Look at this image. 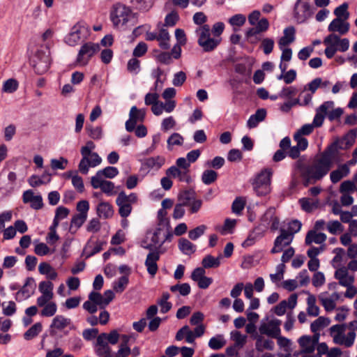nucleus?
<instances>
[{
	"label": "nucleus",
	"mask_w": 357,
	"mask_h": 357,
	"mask_svg": "<svg viewBox=\"0 0 357 357\" xmlns=\"http://www.w3.org/2000/svg\"><path fill=\"white\" fill-rule=\"evenodd\" d=\"M357 137V128L350 130L342 137H337L319 155L317 163L310 169H314L316 178H324L331 170L334 162L340 159V150H347L355 143Z\"/></svg>",
	"instance_id": "nucleus-1"
},
{
	"label": "nucleus",
	"mask_w": 357,
	"mask_h": 357,
	"mask_svg": "<svg viewBox=\"0 0 357 357\" xmlns=\"http://www.w3.org/2000/svg\"><path fill=\"white\" fill-rule=\"evenodd\" d=\"M119 339L121 340V335L116 330H112L109 333H100L96 338V354L100 357H114L109 344L114 345L118 343Z\"/></svg>",
	"instance_id": "nucleus-2"
},
{
	"label": "nucleus",
	"mask_w": 357,
	"mask_h": 357,
	"mask_svg": "<svg viewBox=\"0 0 357 357\" xmlns=\"http://www.w3.org/2000/svg\"><path fill=\"white\" fill-rule=\"evenodd\" d=\"M195 33L198 37L197 43L204 52L214 51L221 43L222 38H216L211 36V27L208 24H204L196 29Z\"/></svg>",
	"instance_id": "nucleus-3"
},
{
	"label": "nucleus",
	"mask_w": 357,
	"mask_h": 357,
	"mask_svg": "<svg viewBox=\"0 0 357 357\" xmlns=\"http://www.w3.org/2000/svg\"><path fill=\"white\" fill-rule=\"evenodd\" d=\"M272 174L271 169H264L255 176L252 185L257 196H266L270 193Z\"/></svg>",
	"instance_id": "nucleus-4"
},
{
	"label": "nucleus",
	"mask_w": 357,
	"mask_h": 357,
	"mask_svg": "<svg viewBox=\"0 0 357 357\" xmlns=\"http://www.w3.org/2000/svg\"><path fill=\"white\" fill-rule=\"evenodd\" d=\"M137 202L138 196L136 193L131 192L128 195L124 191L120 192L116 199L120 216L123 218L128 217L132 210V205L137 204Z\"/></svg>",
	"instance_id": "nucleus-5"
},
{
	"label": "nucleus",
	"mask_w": 357,
	"mask_h": 357,
	"mask_svg": "<svg viewBox=\"0 0 357 357\" xmlns=\"http://www.w3.org/2000/svg\"><path fill=\"white\" fill-rule=\"evenodd\" d=\"M135 341V337L134 334L121 335V342L114 357H128L129 355H132V357H137L140 355L138 347L130 349L131 344L134 343Z\"/></svg>",
	"instance_id": "nucleus-6"
},
{
	"label": "nucleus",
	"mask_w": 357,
	"mask_h": 357,
	"mask_svg": "<svg viewBox=\"0 0 357 357\" xmlns=\"http://www.w3.org/2000/svg\"><path fill=\"white\" fill-rule=\"evenodd\" d=\"M319 160V157L316 158L312 165H305L302 160H298L295 162V167L301 171V176L303 178V185L307 187L310 184H314L317 181H320L323 178H316L314 175L315 170L310 169V167L314 166L317 161Z\"/></svg>",
	"instance_id": "nucleus-7"
},
{
	"label": "nucleus",
	"mask_w": 357,
	"mask_h": 357,
	"mask_svg": "<svg viewBox=\"0 0 357 357\" xmlns=\"http://www.w3.org/2000/svg\"><path fill=\"white\" fill-rule=\"evenodd\" d=\"M100 45L92 42H87L82 45L78 52L77 62L83 66L88 64L91 58L98 52Z\"/></svg>",
	"instance_id": "nucleus-8"
},
{
	"label": "nucleus",
	"mask_w": 357,
	"mask_h": 357,
	"mask_svg": "<svg viewBox=\"0 0 357 357\" xmlns=\"http://www.w3.org/2000/svg\"><path fill=\"white\" fill-rule=\"evenodd\" d=\"M313 14V9L310 3L297 0L294 8V17L298 23H303Z\"/></svg>",
	"instance_id": "nucleus-9"
},
{
	"label": "nucleus",
	"mask_w": 357,
	"mask_h": 357,
	"mask_svg": "<svg viewBox=\"0 0 357 357\" xmlns=\"http://www.w3.org/2000/svg\"><path fill=\"white\" fill-rule=\"evenodd\" d=\"M131 10L123 4L118 3L114 6V10L111 13V20L114 25L120 23L126 24L129 20Z\"/></svg>",
	"instance_id": "nucleus-10"
},
{
	"label": "nucleus",
	"mask_w": 357,
	"mask_h": 357,
	"mask_svg": "<svg viewBox=\"0 0 357 357\" xmlns=\"http://www.w3.org/2000/svg\"><path fill=\"white\" fill-rule=\"evenodd\" d=\"M88 32L87 27L84 22H78L75 24L69 34L65 38V41L70 46H74L84 37V34Z\"/></svg>",
	"instance_id": "nucleus-11"
},
{
	"label": "nucleus",
	"mask_w": 357,
	"mask_h": 357,
	"mask_svg": "<svg viewBox=\"0 0 357 357\" xmlns=\"http://www.w3.org/2000/svg\"><path fill=\"white\" fill-rule=\"evenodd\" d=\"M146 116L144 109H138L132 106L130 110L129 119L126 122V129L128 132H132L138 122H143Z\"/></svg>",
	"instance_id": "nucleus-12"
},
{
	"label": "nucleus",
	"mask_w": 357,
	"mask_h": 357,
	"mask_svg": "<svg viewBox=\"0 0 357 357\" xmlns=\"http://www.w3.org/2000/svg\"><path fill=\"white\" fill-rule=\"evenodd\" d=\"M50 66V57L49 53L38 51L36 54L33 68L37 74L42 75L46 73Z\"/></svg>",
	"instance_id": "nucleus-13"
},
{
	"label": "nucleus",
	"mask_w": 357,
	"mask_h": 357,
	"mask_svg": "<svg viewBox=\"0 0 357 357\" xmlns=\"http://www.w3.org/2000/svg\"><path fill=\"white\" fill-rule=\"evenodd\" d=\"M280 231V234L275 239L273 248L271 250L272 254L282 252L284 248L289 245L294 239L291 234L286 233L285 229L281 228Z\"/></svg>",
	"instance_id": "nucleus-14"
},
{
	"label": "nucleus",
	"mask_w": 357,
	"mask_h": 357,
	"mask_svg": "<svg viewBox=\"0 0 357 357\" xmlns=\"http://www.w3.org/2000/svg\"><path fill=\"white\" fill-rule=\"evenodd\" d=\"M163 253L159 248L155 247L153 250L150 251V252L147 255L145 266H146L148 273L154 276L158 269L157 261L160 259V255Z\"/></svg>",
	"instance_id": "nucleus-15"
},
{
	"label": "nucleus",
	"mask_w": 357,
	"mask_h": 357,
	"mask_svg": "<svg viewBox=\"0 0 357 357\" xmlns=\"http://www.w3.org/2000/svg\"><path fill=\"white\" fill-rule=\"evenodd\" d=\"M333 101H326L317 109L316 114L312 123L314 128H319L323 125L328 110L333 108Z\"/></svg>",
	"instance_id": "nucleus-16"
},
{
	"label": "nucleus",
	"mask_w": 357,
	"mask_h": 357,
	"mask_svg": "<svg viewBox=\"0 0 357 357\" xmlns=\"http://www.w3.org/2000/svg\"><path fill=\"white\" fill-rule=\"evenodd\" d=\"M35 287L34 279L33 278H27L23 287L16 294V301H21L29 298L33 294Z\"/></svg>",
	"instance_id": "nucleus-17"
},
{
	"label": "nucleus",
	"mask_w": 357,
	"mask_h": 357,
	"mask_svg": "<svg viewBox=\"0 0 357 357\" xmlns=\"http://www.w3.org/2000/svg\"><path fill=\"white\" fill-rule=\"evenodd\" d=\"M195 350L193 348L188 347H178L174 345L167 347L165 350V354L167 357H174L179 354L181 357H192Z\"/></svg>",
	"instance_id": "nucleus-18"
},
{
	"label": "nucleus",
	"mask_w": 357,
	"mask_h": 357,
	"mask_svg": "<svg viewBox=\"0 0 357 357\" xmlns=\"http://www.w3.org/2000/svg\"><path fill=\"white\" fill-rule=\"evenodd\" d=\"M91 184L94 189L100 188L102 192L107 195H112L114 189L113 182L96 177H91Z\"/></svg>",
	"instance_id": "nucleus-19"
},
{
	"label": "nucleus",
	"mask_w": 357,
	"mask_h": 357,
	"mask_svg": "<svg viewBox=\"0 0 357 357\" xmlns=\"http://www.w3.org/2000/svg\"><path fill=\"white\" fill-rule=\"evenodd\" d=\"M342 18H335L329 24L328 30L330 32H339L341 35L346 34L349 30V23Z\"/></svg>",
	"instance_id": "nucleus-20"
},
{
	"label": "nucleus",
	"mask_w": 357,
	"mask_h": 357,
	"mask_svg": "<svg viewBox=\"0 0 357 357\" xmlns=\"http://www.w3.org/2000/svg\"><path fill=\"white\" fill-rule=\"evenodd\" d=\"M296 29L294 26H290L284 29V36L278 40L279 48L286 47L295 40Z\"/></svg>",
	"instance_id": "nucleus-21"
},
{
	"label": "nucleus",
	"mask_w": 357,
	"mask_h": 357,
	"mask_svg": "<svg viewBox=\"0 0 357 357\" xmlns=\"http://www.w3.org/2000/svg\"><path fill=\"white\" fill-rule=\"evenodd\" d=\"M107 245V242L105 241H97L95 245H92V242L89 241L84 247V252L86 258H89L94 255L100 252L103 250V247Z\"/></svg>",
	"instance_id": "nucleus-22"
},
{
	"label": "nucleus",
	"mask_w": 357,
	"mask_h": 357,
	"mask_svg": "<svg viewBox=\"0 0 357 357\" xmlns=\"http://www.w3.org/2000/svg\"><path fill=\"white\" fill-rule=\"evenodd\" d=\"M96 213L100 218H111L114 215L113 206L109 202H101L96 207Z\"/></svg>",
	"instance_id": "nucleus-23"
},
{
	"label": "nucleus",
	"mask_w": 357,
	"mask_h": 357,
	"mask_svg": "<svg viewBox=\"0 0 357 357\" xmlns=\"http://www.w3.org/2000/svg\"><path fill=\"white\" fill-rule=\"evenodd\" d=\"M298 343L301 347L300 354H311L315 350L316 347L310 339V335H302L298 340Z\"/></svg>",
	"instance_id": "nucleus-24"
},
{
	"label": "nucleus",
	"mask_w": 357,
	"mask_h": 357,
	"mask_svg": "<svg viewBox=\"0 0 357 357\" xmlns=\"http://www.w3.org/2000/svg\"><path fill=\"white\" fill-rule=\"evenodd\" d=\"M326 240V235L324 233H317L314 230H310L305 236V243L307 245H311L313 242L317 244H321Z\"/></svg>",
	"instance_id": "nucleus-25"
},
{
	"label": "nucleus",
	"mask_w": 357,
	"mask_h": 357,
	"mask_svg": "<svg viewBox=\"0 0 357 357\" xmlns=\"http://www.w3.org/2000/svg\"><path fill=\"white\" fill-rule=\"evenodd\" d=\"M165 163V158L161 156L150 157L144 159L142 162V167L146 169H152L156 167L160 169Z\"/></svg>",
	"instance_id": "nucleus-26"
},
{
	"label": "nucleus",
	"mask_w": 357,
	"mask_h": 357,
	"mask_svg": "<svg viewBox=\"0 0 357 357\" xmlns=\"http://www.w3.org/2000/svg\"><path fill=\"white\" fill-rule=\"evenodd\" d=\"M222 257V255H219L217 257L208 255L203 258L202 265L204 268H218L220 265Z\"/></svg>",
	"instance_id": "nucleus-27"
},
{
	"label": "nucleus",
	"mask_w": 357,
	"mask_h": 357,
	"mask_svg": "<svg viewBox=\"0 0 357 357\" xmlns=\"http://www.w3.org/2000/svg\"><path fill=\"white\" fill-rule=\"evenodd\" d=\"M119 174V170L115 167L108 166L103 169L98 170L96 175L93 177H96L102 179V177L107 178H113Z\"/></svg>",
	"instance_id": "nucleus-28"
},
{
	"label": "nucleus",
	"mask_w": 357,
	"mask_h": 357,
	"mask_svg": "<svg viewBox=\"0 0 357 357\" xmlns=\"http://www.w3.org/2000/svg\"><path fill=\"white\" fill-rule=\"evenodd\" d=\"M275 211L274 208L271 207L266 211L263 216V219L271 222V229L273 231L278 229L280 223L279 218L275 215Z\"/></svg>",
	"instance_id": "nucleus-29"
},
{
	"label": "nucleus",
	"mask_w": 357,
	"mask_h": 357,
	"mask_svg": "<svg viewBox=\"0 0 357 357\" xmlns=\"http://www.w3.org/2000/svg\"><path fill=\"white\" fill-rule=\"evenodd\" d=\"M301 208L307 213H311L319 207V201L310 200L309 198H301L299 199Z\"/></svg>",
	"instance_id": "nucleus-30"
},
{
	"label": "nucleus",
	"mask_w": 357,
	"mask_h": 357,
	"mask_svg": "<svg viewBox=\"0 0 357 357\" xmlns=\"http://www.w3.org/2000/svg\"><path fill=\"white\" fill-rule=\"evenodd\" d=\"M331 320L328 317H319L314 320L310 325V330L312 333L318 332L320 329L328 326Z\"/></svg>",
	"instance_id": "nucleus-31"
},
{
	"label": "nucleus",
	"mask_w": 357,
	"mask_h": 357,
	"mask_svg": "<svg viewBox=\"0 0 357 357\" xmlns=\"http://www.w3.org/2000/svg\"><path fill=\"white\" fill-rule=\"evenodd\" d=\"M178 248L185 255H191L195 252V246L189 240L186 238H181L178 241Z\"/></svg>",
	"instance_id": "nucleus-32"
},
{
	"label": "nucleus",
	"mask_w": 357,
	"mask_h": 357,
	"mask_svg": "<svg viewBox=\"0 0 357 357\" xmlns=\"http://www.w3.org/2000/svg\"><path fill=\"white\" fill-rule=\"evenodd\" d=\"M71 323L70 319L66 318L62 315L56 316L50 326L51 328H55L58 330H62Z\"/></svg>",
	"instance_id": "nucleus-33"
},
{
	"label": "nucleus",
	"mask_w": 357,
	"mask_h": 357,
	"mask_svg": "<svg viewBox=\"0 0 357 357\" xmlns=\"http://www.w3.org/2000/svg\"><path fill=\"white\" fill-rule=\"evenodd\" d=\"M53 283L50 281H43L40 282L38 286V289L40 292L45 295L47 297V299H52L53 298Z\"/></svg>",
	"instance_id": "nucleus-34"
},
{
	"label": "nucleus",
	"mask_w": 357,
	"mask_h": 357,
	"mask_svg": "<svg viewBox=\"0 0 357 357\" xmlns=\"http://www.w3.org/2000/svg\"><path fill=\"white\" fill-rule=\"evenodd\" d=\"M169 35L167 29H161L158 34V40L159 41V46L162 50H168L170 47L169 43Z\"/></svg>",
	"instance_id": "nucleus-35"
},
{
	"label": "nucleus",
	"mask_w": 357,
	"mask_h": 357,
	"mask_svg": "<svg viewBox=\"0 0 357 357\" xmlns=\"http://www.w3.org/2000/svg\"><path fill=\"white\" fill-rule=\"evenodd\" d=\"M194 199H195V192L192 190H185L178 195L180 204L185 206L190 205Z\"/></svg>",
	"instance_id": "nucleus-36"
},
{
	"label": "nucleus",
	"mask_w": 357,
	"mask_h": 357,
	"mask_svg": "<svg viewBox=\"0 0 357 357\" xmlns=\"http://www.w3.org/2000/svg\"><path fill=\"white\" fill-rule=\"evenodd\" d=\"M133 6L142 11H148L153 6V0H131Z\"/></svg>",
	"instance_id": "nucleus-37"
},
{
	"label": "nucleus",
	"mask_w": 357,
	"mask_h": 357,
	"mask_svg": "<svg viewBox=\"0 0 357 357\" xmlns=\"http://www.w3.org/2000/svg\"><path fill=\"white\" fill-rule=\"evenodd\" d=\"M218 178V173L213 169L205 170L202 175V181L205 185L214 183Z\"/></svg>",
	"instance_id": "nucleus-38"
},
{
	"label": "nucleus",
	"mask_w": 357,
	"mask_h": 357,
	"mask_svg": "<svg viewBox=\"0 0 357 357\" xmlns=\"http://www.w3.org/2000/svg\"><path fill=\"white\" fill-rule=\"evenodd\" d=\"M42 324L40 322L34 324L29 329H28L24 334L25 340H29L35 337L42 331Z\"/></svg>",
	"instance_id": "nucleus-39"
},
{
	"label": "nucleus",
	"mask_w": 357,
	"mask_h": 357,
	"mask_svg": "<svg viewBox=\"0 0 357 357\" xmlns=\"http://www.w3.org/2000/svg\"><path fill=\"white\" fill-rule=\"evenodd\" d=\"M226 342L222 335H216L210 339L208 342V346L211 349L218 350L222 348Z\"/></svg>",
	"instance_id": "nucleus-40"
},
{
	"label": "nucleus",
	"mask_w": 357,
	"mask_h": 357,
	"mask_svg": "<svg viewBox=\"0 0 357 357\" xmlns=\"http://www.w3.org/2000/svg\"><path fill=\"white\" fill-rule=\"evenodd\" d=\"M128 282V276L123 275L116 282H114L113 289L116 293H122L126 289Z\"/></svg>",
	"instance_id": "nucleus-41"
},
{
	"label": "nucleus",
	"mask_w": 357,
	"mask_h": 357,
	"mask_svg": "<svg viewBox=\"0 0 357 357\" xmlns=\"http://www.w3.org/2000/svg\"><path fill=\"white\" fill-rule=\"evenodd\" d=\"M86 130L89 136L95 140H98L102 138V129L100 126H97L93 128L92 126H86Z\"/></svg>",
	"instance_id": "nucleus-42"
},
{
	"label": "nucleus",
	"mask_w": 357,
	"mask_h": 357,
	"mask_svg": "<svg viewBox=\"0 0 357 357\" xmlns=\"http://www.w3.org/2000/svg\"><path fill=\"white\" fill-rule=\"evenodd\" d=\"M274 44L273 39L265 38L261 40L260 48L263 50L264 54L268 55L273 52Z\"/></svg>",
	"instance_id": "nucleus-43"
},
{
	"label": "nucleus",
	"mask_w": 357,
	"mask_h": 357,
	"mask_svg": "<svg viewBox=\"0 0 357 357\" xmlns=\"http://www.w3.org/2000/svg\"><path fill=\"white\" fill-rule=\"evenodd\" d=\"M87 218V216L82 214L77 213L74 215L70 222V229L75 227V231L82 227Z\"/></svg>",
	"instance_id": "nucleus-44"
},
{
	"label": "nucleus",
	"mask_w": 357,
	"mask_h": 357,
	"mask_svg": "<svg viewBox=\"0 0 357 357\" xmlns=\"http://www.w3.org/2000/svg\"><path fill=\"white\" fill-rule=\"evenodd\" d=\"M127 70L129 73L137 75L140 71V61L137 58H132L128 61Z\"/></svg>",
	"instance_id": "nucleus-45"
},
{
	"label": "nucleus",
	"mask_w": 357,
	"mask_h": 357,
	"mask_svg": "<svg viewBox=\"0 0 357 357\" xmlns=\"http://www.w3.org/2000/svg\"><path fill=\"white\" fill-rule=\"evenodd\" d=\"M206 228L207 227L206 225H201L195 229L190 230L188 232L189 238L192 241H196L198 238L204 234Z\"/></svg>",
	"instance_id": "nucleus-46"
},
{
	"label": "nucleus",
	"mask_w": 357,
	"mask_h": 357,
	"mask_svg": "<svg viewBox=\"0 0 357 357\" xmlns=\"http://www.w3.org/2000/svg\"><path fill=\"white\" fill-rule=\"evenodd\" d=\"M301 227L302 224L299 220H291L288 223L287 229H286V233H287L288 234H291V236L294 237V234L301 230Z\"/></svg>",
	"instance_id": "nucleus-47"
},
{
	"label": "nucleus",
	"mask_w": 357,
	"mask_h": 357,
	"mask_svg": "<svg viewBox=\"0 0 357 357\" xmlns=\"http://www.w3.org/2000/svg\"><path fill=\"white\" fill-rule=\"evenodd\" d=\"M296 78V71L294 69H291L287 72H285L284 74H281L278 76V79H284V82L287 84L292 83Z\"/></svg>",
	"instance_id": "nucleus-48"
},
{
	"label": "nucleus",
	"mask_w": 357,
	"mask_h": 357,
	"mask_svg": "<svg viewBox=\"0 0 357 357\" xmlns=\"http://www.w3.org/2000/svg\"><path fill=\"white\" fill-rule=\"evenodd\" d=\"M56 309L57 307L55 303H48L42 310L41 315L43 317H52L56 313Z\"/></svg>",
	"instance_id": "nucleus-49"
},
{
	"label": "nucleus",
	"mask_w": 357,
	"mask_h": 357,
	"mask_svg": "<svg viewBox=\"0 0 357 357\" xmlns=\"http://www.w3.org/2000/svg\"><path fill=\"white\" fill-rule=\"evenodd\" d=\"M18 83L15 79H8L3 85V91L6 93H13L17 89Z\"/></svg>",
	"instance_id": "nucleus-50"
},
{
	"label": "nucleus",
	"mask_w": 357,
	"mask_h": 357,
	"mask_svg": "<svg viewBox=\"0 0 357 357\" xmlns=\"http://www.w3.org/2000/svg\"><path fill=\"white\" fill-rule=\"evenodd\" d=\"M347 8L348 4L347 3H344L337 7L334 10V14L337 16L336 18H341V17H344L343 20H347L349 15Z\"/></svg>",
	"instance_id": "nucleus-51"
},
{
	"label": "nucleus",
	"mask_w": 357,
	"mask_h": 357,
	"mask_svg": "<svg viewBox=\"0 0 357 357\" xmlns=\"http://www.w3.org/2000/svg\"><path fill=\"white\" fill-rule=\"evenodd\" d=\"M231 337L235 342L234 345L241 348L246 342V336L243 335L239 331H234L231 333Z\"/></svg>",
	"instance_id": "nucleus-52"
},
{
	"label": "nucleus",
	"mask_w": 357,
	"mask_h": 357,
	"mask_svg": "<svg viewBox=\"0 0 357 357\" xmlns=\"http://www.w3.org/2000/svg\"><path fill=\"white\" fill-rule=\"evenodd\" d=\"M167 213V211L163 208H160L158 211V220L159 226L170 227L169 220L166 218Z\"/></svg>",
	"instance_id": "nucleus-53"
},
{
	"label": "nucleus",
	"mask_w": 357,
	"mask_h": 357,
	"mask_svg": "<svg viewBox=\"0 0 357 357\" xmlns=\"http://www.w3.org/2000/svg\"><path fill=\"white\" fill-rule=\"evenodd\" d=\"M245 205V202L241 197H236L232 203V211L238 214L244 209Z\"/></svg>",
	"instance_id": "nucleus-54"
},
{
	"label": "nucleus",
	"mask_w": 357,
	"mask_h": 357,
	"mask_svg": "<svg viewBox=\"0 0 357 357\" xmlns=\"http://www.w3.org/2000/svg\"><path fill=\"white\" fill-rule=\"evenodd\" d=\"M246 18L242 14H236L229 19V22L232 26H241L245 22Z\"/></svg>",
	"instance_id": "nucleus-55"
},
{
	"label": "nucleus",
	"mask_w": 357,
	"mask_h": 357,
	"mask_svg": "<svg viewBox=\"0 0 357 357\" xmlns=\"http://www.w3.org/2000/svg\"><path fill=\"white\" fill-rule=\"evenodd\" d=\"M179 20V16L176 11H172L170 13L167 14L165 19V24L169 26H174L178 20Z\"/></svg>",
	"instance_id": "nucleus-56"
},
{
	"label": "nucleus",
	"mask_w": 357,
	"mask_h": 357,
	"mask_svg": "<svg viewBox=\"0 0 357 357\" xmlns=\"http://www.w3.org/2000/svg\"><path fill=\"white\" fill-rule=\"evenodd\" d=\"M183 143V137L179 133L177 132H174L172 135H171L167 139V144L169 146H181Z\"/></svg>",
	"instance_id": "nucleus-57"
},
{
	"label": "nucleus",
	"mask_w": 357,
	"mask_h": 357,
	"mask_svg": "<svg viewBox=\"0 0 357 357\" xmlns=\"http://www.w3.org/2000/svg\"><path fill=\"white\" fill-rule=\"evenodd\" d=\"M147 49V45L144 42H140L135 47L132 54L135 57H141L146 54Z\"/></svg>",
	"instance_id": "nucleus-58"
},
{
	"label": "nucleus",
	"mask_w": 357,
	"mask_h": 357,
	"mask_svg": "<svg viewBox=\"0 0 357 357\" xmlns=\"http://www.w3.org/2000/svg\"><path fill=\"white\" fill-rule=\"evenodd\" d=\"M89 167H90L89 157L82 155V158L80 160L79 165H78L79 171L82 174H87L89 172Z\"/></svg>",
	"instance_id": "nucleus-59"
},
{
	"label": "nucleus",
	"mask_w": 357,
	"mask_h": 357,
	"mask_svg": "<svg viewBox=\"0 0 357 357\" xmlns=\"http://www.w3.org/2000/svg\"><path fill=\"white\" fill-rule=\"evenodd\" d=\"M243 158V154L238 149H233L228 152L227 160L230 162L241 161Z\"/></svg>",
	"instance_id": "nucleus-60"
},
{
	"label": "nucleus",
	"mask_w": 357,
	"mask_h": 357,
	"mask_svg": "<svg viewBox=\"0 0 357 357\" xmlns=\"http://www.w3.org/2000/svg\"><path fill=\"white\" fill-rule=\"evenodd\" d=\"M225 29V24L222 22L215 23L211 29V33L214 37L221 38L220 36Z\"/></svg>",
	"instance_id": "nucleus-61"
},
{
	"label": "nucleus",
	"mask_w": 357,
	"mask_h": 357,
	"mask_svg": "<svg viewBox=\"0 0 357 357\" xmlns=\"http://www.w3.org/2000/svg\"><path fill=\"white\" fill-rule=\"evenodd\" d=\"M297 89L294 86L284 87L279 93L280 98H290L291 96L296 95Z\"/></svg>",
	"instance_id": "nucleus-62"
},
{
	"label": "nucleus",
	"mask_w": 357,
	"mask_h": 357,
	"mask_svg": "<svg viewBox=\"0 0 357 357\" xmlns=\"http://www.w3.org/2000/svg\"><path fill=\"white\" fill-rule=\"evenodd\" d=\"M325 283V276L322 272H316L312 277V284L315 287H319Z\"/></svg>",
	"instance_id": "nucleus-63"
},
{
	"label": "nucleus",
	"mask_w": 357,
	"mask_h": 357,
	"mask_svg": "<svg viewBox=\"0 0 357 357\" xmlns=\"http://www.w3.org/2000/svg\"><path fill=\"white\" fill-rule=\"evenodd\" d=\"M327 228L328 231L332 234H335L337 231H342L343 227L337 220L331 221L328 223Z\"/></svg>",
	"instance_id": "nucleus-64"
}]
</instances>
